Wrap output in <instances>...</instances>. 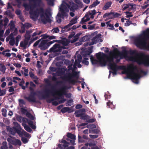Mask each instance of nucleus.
I'll return each mask as SVG.
<instances>
[{"mask_svg":"<svg viewBox=\"0 0 149 149\" xmlns=\"http://www.w3.org/2000/svg\"><path fill=\"white\" fill-rule=\"evenodd\" d=\"M88 116L87 115H86L84 113L82 114V115L80 116V119L82 120H87L88 119Z\"/></svg>","mask_w":149,"mask_h":149,"instance_id":"45","label":"nucleus"},{"mask_svg":"<svg viewBox=\"0 0 149 149\" xmlns=\"http://www.w3.org/2000/svg\"><path fill=\"white\" fill-rule=\"evenodd\" d=\"M88 60V58H84V59L82 61V63L85 65H88L89 64V62L88 61H87Z\"/></svg>","mask_w":149,"mask_h":149,"instance_id":"44","label":"nucleus"},{"mask_svg":"<svg viewBox=\"0 0 149 149\" xmlns=\"http://www.w3.org/2000/svg\"><path fill=\"white\" fill-rule=\"evenodd\" d=\"M132 24V21L128 20L126 21V22L125 23V26H129L131 24Z\"/></svg>","mask_w":149,"mask_h":149,"instance_id":"58","label":"nucleus"},{"mask_svg":"<svg viewBox=\"0 0 149 149\" xmlns=\"http://www.w3.org/2000/svg\"><path fill=\"white\" fill-rule=\"evenodd\" d=\"M9 37L10 38V40L9 43L11 46H13L15 44V39L13 36V33H11L9 36Z\"/></svg>","mask_w":149,"mask_h":149,"instance_id":"27","label":"nucleus"},{"mask_svg":"<svg viewBox=\"0 0 149 149\" xmlns=\"http://www.w3.org/2000/svg\"><path fill=\"white\" fill-rule=\"evenodd\" d=\"M96 13L97 12L95 10L88 12V14L89 15V16L90 15L91 16L90 18L92 19H93L94 18V15H95Z\"/></svg>","mask_w":149,"mask_h":149,"instance_id":"31","label":"nucleus"},{"mask_svg":"<svg viewBox=\"0 0 149 149\" xmlns=\"http://www.w3.org/2000/svg\"><path fill=\"white\" fill-rule=\"evenodd\" d=\"M85 111V109L84 108L76 111L74 113V114H75L76 117H79L81 116Z\"/></svg>","mask_w":149,"mask_h":149,"instance_id":"19","label":"nucleus"},{"mask_svg":"<svg viewBox=\"0 0 149 149\" xmlns=\"http://www.w3.org/2000/svg\"><path fill=\"white\" fill-rule=\"evenodd\" d=\"M135 70H137V67L133 64H131L127 67V69H125V71L127 73H130V76L132 79L135 81V83L137 84L139 83L138 80L141 77V75L140 74L136 73L134 72Z\"/></svg>","mask_w":149,"mask_h":149,"instance_id":"6","label":"nucleus"},{"mask_svg":"<svg viewBox=\"0 0 149 149\" xmlns=\"http://www.w3.org/2000/svg\"><path fill=\"white\" fill-rule=\"evenodd\" d=\"M96 56L98 60L99 61L100 64L102 66H104L106 65L107 61L105 59V58L107 59V61L109 62L108 66L109 68L117 65L114 62L113 57L109 56L106 54L101 52L96 53Z\"/></svg>","mask_w":149,"mask_h":149,"instance_id":"4","label":"nucleus"},{"mask_svg":"<svg viewBox=\"0 0 149 149\" xmlns=\"http://www.w3.org/2000/svg\"><path fill=\"white\" fill-rule=\"evenodd\" d=\"M19 135L21 137H22L23 136L27 138L29 137L30 136V134L22 129L20 130V132L19 133Z\"/></svg>","mask_w":149,"mask_h":149,"instance_id":"21","label":"nucleus"},{"mask_svg":"<svg viewBox=\"0 0 149 149\" xmlns=\"http://www.w3.org/2000/svg\"><path fill=\"white\" fill-rule=\"evenodd\" d=\"M22 117L18 115L16 117V119L20 123L22 122Z\"/></svg>","mask_w":149,"mask_h":149,"instance_id":"60","label":"nucleus"},{"mask_svg":"<svg viewBox=\"0 0 149 149\" xmlns=\"http://www.w3.org/2000/svg\"><path fill=\"white\" fill-rule=\"evenodd\" d=\"M24 72L23 71H22V73L23 74H24V76L26 77L28 76L29 75L28 74V69H25L24 70Z\"/></svg>","mask_w":149,"mask_h":149,"instance_id":"52","label":"nucleus"},{"mask_svg":"<svg viewBox=\"0 0 149 149\" xmlns=\"http://www.w3.org/2000/svg\"><path fill=\"white\" fill-rule=\"evenodd\" d=\"M77 18L75 17L74 18L72 19L70 22L69 24L71 26L77 23Z\"/></svg>","mask_w":149,"mask_h":149,"instance_id":"39","label":"nucleus"},{"mask_svg":"<svg viewBox=\"0 0 149 149\" xmlns=\"http://www.w3.org/2000/svg\"><path fill=\"white\" fill-rule=\"evenodd\" d=\"M36 93L34 91H30L29 96L26 97V99L29 102H36V98L35 96Z\"/></svg>","mask_w":149,"mask_h":149,"instance_id":"14","label":"nucleus"},{"mask_svg":"<svg viewBox=\"0 0 149 149\" xmlns=\"http://www.w3.org/2000/svg\"><path fill=\"white\" fill-rule=\"evenodd\" d=\"M6 111L7 110L6 109L4 108H3L2 109V114L3 116L6 117Z\"/></svg>","mask_w":149,"mask_h":149,"instance_id":"47","label":"nucleus"},{"mask_svg":"<svg viewBox=\"0 0 149 149\" xmlns=\"http://www.w3.org/2000/svg\"><path fill=\"white\" fill-rule=\"evenodd\" d=\"M63 48L65 49L64 47L62 46L60 44L56 43L50 49L49 52L54 53L61 52Z\"/></svg>","mask_w":149,"mask_h":149,"instance_id":"9","label":"nucleus"},{"mask_svg":"<svg viewBox=\"0 0 149 149\" xmlns=\"http://www.w3.org/2000/svg\"><path fill=\"white\" fill-rule=\"evenodd\" d=\"M60 74L58 75H65V70H63L62 69H61L58 72Z\"/></svg>","mask_w":149,"mask_h":149,"instance_id":"57","label":"nucleus"},{"mask_svg":"<svg viewBox=\"0 0 149 149\" xmlns=\"http://www.w3.org/2000/svg\"><path fill=\"white\" fill-rule=\"evenodd\" d=\"M60 142L61 143H64L63 144L69 145L70 144L69 142H67L65 139H63V138L61 141H60Z\"/></svg>","mask_w":149,"mask_h":149,"instance_id":"56","label":"nucleus"},{"mask_svg":"<svg viewBox=\"0 0 149 149\" xmlns=\"http://www.w3.org/2000/svg\"><path fill=\"white\" fill-rule=\"evenodd\" d=\"M113 15L114 18L118 17L121 15L120 14L117 13L110 12V13H105L103 15V17L104 18H105L106 17H108V16H109L110 15Z\"/></svg>","mask_w":149,"mask_h":149,"instance_id":"18","label":"nucleus"},{"mask_svg":"<svg viewBox=\"0 0 149 149\" xmlns=\"http://www.w3.org/2000/svg\"><path fill=\"white\" fill-rule=\"evenodd\" d=\"M90 59L91 63L93 65L97 64L99 63H100L99 61H99H98L97 60L95 59L93 56H91Z\"/></svg>","mask_w":149,"mask_h":149,"instance_id":"30","label":"nucleus"},{"mask_svg":"<svg viewBox=\"0 0 149 149\" xmlns=\"http://www.w3.org/2000/svg\"><path fill=\"white\" fill-rule=\"evenodd\" d=\"M6 130L8 132L12 135H14L17 133L18 135L20 132V130L16 128L15 127H11L9 126H7L6 127Z\"/></svg>","mask_w":149,"mask_h":149,"instance_id":"10","label":"nucleus"},{"mask_svg":"<svg viewBox=\"0 0 149 149\" xmlns=\"http://www.w3.org/2000/svg\"><path fill=\"white\" fill-rule=\"evenodd\" d=\"M91 53V52H88L86 51L83 53L82 55L83 57L84 58L89 57Z\"/></svg>","mask_w":149,"mask_h":149,"instance_id":"38","label":"nucleus"},{"mask_svg":"<svg viewBox=\"0 0 149 149\" xmlns=\"http://www.w3.org/2000/svg\"><path fill=\"white\" fill-rule=\"evenodd\" d=\"M61 78L63 80L68 81L70 84L73 85H75L77 82L76 80L74 79H72V78H71L69 76L66 74L61 77Z\"/></svg>","mask_w":149,"mask_h":149,"instance_id":"13","label":"nucleus"},{"mask_svg":"<svg viewBox=\"0 0 149 149\" xmlns=\"http://www.w3.org/2000/svg\"><path fill=\"white\" fill-rule=\"evenodd\" d=\"M25 38L27 40L29 41L31 38V36L30 34H28V33H26L25 35Z\"/></svg>","mask_w":149,"mask_h":149,"instance_id":"55","label":"nucleus"},{"mask_svg":"<svg viewBox=\"0 0 149 149\" xmlns=\"http://www.w3.org/2000/svg\"><path fill=\"white\" fill-rule=\"evenodd\" d=\"M13 124L14 126L18 128V129H19V130H21V129H22L21 128L20 125H19L17 122H14L13 123Z\"/></svg>","mask_w":149,"mask_h":149,"instance_id":"50","label":"nucleus"},{"mask_svg":"<svg viewBox=\"0 0 149 149\" xmlns=\"http://www.w3.org/2000/svg\"><path fill=\"white\" fill-rule=\"evenodd\" d=\"M69 145L58 144V147L61 149H75L73 146L68 147Z\"/></svg>","mask_w":149,"mask_h":149,"instance_id":"20","label":"nucleus"},{"mask_svg":"<svg viewBox=\"0 0 149 149\" xmlns=\"http://www.w3.org/2000/svg\"><path fill=\"white\" fill-rule=\"evenodd\" d=\"M41 39H40L36 42H35L34 44L33 45V46L34 47L37 46L39 44L40 42L41 41Z\"/></svg>","mask_w":149,"mask_h":149,"instance_id":"64","label":"nucleus"},{"mask_svg":"<svg viewBox=\"0 0 149 149\" xmlns=\"http://www.w3.org/2000/svg\"><path fill=\"white\" fill-rule=\"evenodd\" d=\"M113 51L115 52H118L120 56H127L128 54V51L126 49L123 50L122 52H119L117 48H114Z\"/></svg>","mask_w":149,"mask_h":149,"instance_id":"17","label":"nucleus"},{"mask_svg":"<svg viewBox=\"0 0 149 149\" xmlns=\"http://www.w3.org/2000/svg\"><path fill=\"white\" fill-rule=\"evenodd\" d=\"M32 25L28 23H26L24 24H22V26H21L22 33H23L25 32L26 28L28 29Z\"/></svg>","mask_w":149,"mask_h":149,"instance_id":"22","label":"nucleus"},{"mask_svg":"<svg viewBox=\"0 0 149 149\" xmlns=\"http://www.w3.org/2000/svg\"><path fill=\"white\" fill-rule=\"evenodd\" d=\"M29 41L26 39H24V42L21 41L20 43V46L24 48V49H26L27 47V45L29 44Z\"/></svg>","mask_w":149,"mask_h":149,"instance_id":"24","label":"nucleus"},{"mask_svg":"<svg viewBox=\"0 0 149 149\" xmlns=\"http://www.w3.org/2000/svg\"><path fill=\"white\" fill-rule=\"evenodd\" d=\"M67 87L65 86L62 87L59 90H56L54 88V87H52V90L46 89L45 90V93L42 94V99H46L50 97V94L54 97L55 95H57L59 97H61L63 94L65 95L66 90L67 89Z\"/></svg>","mask_w":149,"mask_h":149,"instance_id":"3","label":"nucleus"},{"mask_svg":"<svg viewBox=\"0 0 149 149\" xmlns=\"http://www.w3.org/2000/svg\"><path fill=\"white\" fill-rule=\"evenodd\" d=\"M6 67L3 63H0V70L4 74L6 70Z\"/></svg>","mask_w":149,"mask_h":149,"instance_id":"33","label":"nucleus"},{"mask_svg":"<svg viewBox=\"0 0 149 149\" xmlns=\"http://www.w3.org/2000/svg\"><path fill=\"white\" fill-rule=\"evenodd\" d=\"M112 3V2L111 1H109L107 2L102 8V9L104 10H106L108 9L111 7Z\"/></svg>","mask_w":149,"mask_h":149,"instance_id":"26","label":"nucleus"},{"mask_svg":"<svg viewBox=\"0 0 149 149\" xmlns=\"http://www.w3.org/2000/svg\"><path fill=\"white\" fill-rule=\"evenodd\" d=\"M36 1L38 2V4H40L42 2L41 0H35V1L33 2L34 3L32 5V6L33 8H35L36 6V4L35 3Z\"/></svg>","mask_w":149,"mask_h":149,"instance_id":"54","label":"nucleus"},{"mask_svg":"<svg viewBox=\"0 0 149 149\" xmlns=\"http://www.w3.org/2000/svg\"><path fill=\"white\" fill-rule=\"evenodd\" d=\"M22 125L24 126V129L28 132H31L32 131V130L31 128L25 123H22Z\"/></svg>","mask_w":149,"mask_h":149,"instance_id":"29","label":"nucleus"},{"mask_svg":"<svg viewBox=\"0 0 149 149\" xmlns=\"http://www.w3.org/2000/svg\"><path fill=\"white\" fill-rule=\"evenodd\" d=\"M130 53L131 55H134V57H130V60L137 63L138 65H143L146 66H149V55L142 52H138L136 50H130Z\"/></svg>","mask_w":149,"mask_h":149,"instance_id":"2","label":"nucleus"},{"mask_svg":"<svg viewBox=\"0 0 149 149\" xmlns=\"http://www.w3.org/2000/svg\"><path fill=\"white\" fill-rule=\"evenodd\" d=\"M70 41L65 38H64L62 39V44L64 46H66L68 45L70 43Z\"/></svg>","mask_w":149,"mask_h":149,"instance_id":"32","label":"nucleus"},{"mask_svg":"<svg viewBox=\"0 0 149 149\" xmlns=\"http://www.w3.org/2000/svg\"><path fill=\"white\" fill-rule=\"evenodd\" d=\"M95 24H94L93 25H88V30H92L94 29Z\"/></svg>","mask_w":149,"mask_h":149,"instance_id":"59","label":"nucleus"},{"mask_svg":"<svg viewBox=\"0 0 149 149\" xmlns=\"http://www.w3.org/2000/svg\"><path fill=\"white\" fill-rule=\"evenodd\" d=\"M6 90L5 89L3 90H1L0 88V96L4 95L6 93Z\"/></svg>","mask_w":149,"mask_h":149,"instance_id":"51","label":"nucleus"},{"mask_svg":"<svg viewBox=\"0 0 149 149\" xmlns=\"http://www.w3.org/2000/svg\"><path fill=\"white\" fill-rule=\"evenodd\" d=\"M70 26H70V24H69L68 25L65 26L63 28H62V30H61V31L63 32L66 31H65V29H68Z\"/></svg>","mask_w":149,"mask_h":149,"instance_id":"49","label":"nucleus"},{"mask_svg":"<svg viewBox=\"0 0 149 149\" xmlns=\"http://www.w3.org/2000/svg\"><path fill=\"white\" fill-rule=\"evenodd\" d=\"M26 116L32 120H33L34 118L33 116L30 113L27 112L26 114Z\"/></svg>","mask_w":149,"mask_h":149,"instance_id":"41","label":"nucleus"},{"mask_svg":"<svg viewBox=\"0 0 149 149\" xmlns=\"http://www.w3.org/2000/svg\"><path fill=\"white\" fill-rule=\"evenodd\" d=\"M110 69L113 71L112 72L113 74L116 75L117 72L118 70L124 69L125 67L124 66H118L117 65L109 68Z\"/></svg>","mask_w":149,"mask_h":149,"instance_id":"15","label":"nucleus"},{"mask_svg":"<svg viewBox=\"0 0 149 149\" xmlns=\"http://www.w3.org/2000/svg\"><path fill=\"white\" fill-rule=\"evenodd\" d=\"M13 145L15 146L18 145L20 146L22 145V143L20 140L15 139Z\"/></svg>","mask_w":149,"mask_h":149,"instance_id":"35","label":"nucleus"},{"mask_svg":"<svg viewBox=\"0 0 149 149\" xmlns=\"http://www.w3.org/2000/svg\"><path fill=\"white\" fill-rule=\"evenodd\" d=\"M101 35L99 34L97 35L96 36L93 37L91 39L92 41L88 43L89 45L91 46L97 43V42H102L103 40L101 38Z\"/></svg>","mask_w":149,"mask_h":149,"instance_id":"11","label":"nucleus"},{"mask_svg":"<svg viewBox=\"0 0 149 149\" xmlns=\"http://www.w3.org/2000/svg\"><path fill=\"white\" fill-rule=\"evenodd\" d=\"M51 31L53 33H58L59 31V29L58 27H56L52 30Z\"/></svg>","mask_w":149,"mask_h":149,"instance_id":"43","label":"nucleus"},{"mask_svg":"<svg viewBox=\"0 0 149 149\" xmlns=\"http://www.w3.org/2000/svg\"><path fill=\"white\" fill-rule=\"evenodd\" d=\"M21 140L22 142L24 144L27 143L28 141V139L25 137H22Z\"/></svg>","mask_w":149,"mask_h":149,"instance_id":"53","label":"nucleus"},{"mask_svg":"<svg viewBox=\"0 0 149 149\" xmlns=\"http://www.w3.org/2000/svg\"><path fill=\"white\" fill-rule=\"evenodd\" d=\"M66 5L70 10L73 11H74L75 10L77 9L78 8L77 5L72 2H69L68 4L66 3Z\"/></svg>","mask_w":149,"mask_h":149,"instance_id":"16","label":"nucleus"},{"mask_svg":"<svg viewBox=\"0 0 149 149\" xmlns=\"http://www.w3.org/2000/svg\"><path fill=\"white\" fill-rule=\"evenodd\" d=\"M132 4L130 3H128L126 4H124V5L125 6H124L122 10L123 11H124L126 9L129 8L130 6H132Z\"/></svg>","mask_w":149,"mask_h":149,"instance_id":"48","label":"nucleus"},{"mask_svg":"<svg viewBox=\"0 0 149 149\" xmlns=\"http://www.w3.org/2000/svg\"><path fill=\"white\" fill-rule=\"evenodd\" d=\"M81 34V33H77L75 35V33L74 32H72L68 36V38L70 39L73 38L72 40H70L71 43H73L77 41L78 39L79 36Z\"/></svg>","mask_w":149,"mask_h":149,"instance_id":"12","label":"nucleus"},{"mask_svg":"<svg viewBox=\"0 0 149 149\" xmlns=\"http://www.w3.org/2000/svg\"><path fill=\"white\" fill-rule=\"evenodd\" d=\"M3 22H4V24H0V30H2V29L3 26L5 28L6 27L7 24L9 22L8 19L6 17L4 18Z\"/></svg>","mask_w":149,"mask_h":149,"instance_id":"28","label":"nucleus"},{"mask_svg":"<svg viewBox=\"0 0 149 149\" xmlns=\"http://www.w3.org/2000/svg\"><path fill=\"white\" fill-rule=\"evenodd\" d=\"M67 137L71 139H76L75 135L70 132H68L67 133Z\"/></svg>","mask_w":149,"mask_h":149,"instance_id":"37","label":"nucleus"},{"mask_svg":"<svg viewBox=\"0 0 149 149\" xmlns=\"http://www.w3.org/2000/svg\"><path fill=\"white\" fill-rule=\"evenodd\" d=\"M86 18V21H88L90 19L89 15L88 14V12L86 14L85 16L84 17Z\"/></svg>","mask_w":149,"mask_h":149,"instance_id":"61","label":"nucleus"},{"mask_svg":"<svg viewBox=\"0 0 149 149\" xmlns=\"http://www.w3.org/2000/svg\"><path fill=\"white\" fill-rule=\"evenodd\" d=\"M148 39H149V29L143 32V35L140 36L136 39L135 40V45L138 47H145Z\"/></svg>","mask_w":149,"mask_h":149,"instance_id":"5","label":"nucleus"},{"mask_svg":"<svg viewBox=\"0 0 149 149\" xmlns=\"http://www.w3.org/2000/svg\"><path fill=\"white\" fill-rule=\"evenodd\" d=\"M47 2V4L49 5L53 6L54 5V0H46Z\"/></svg>","mask_w":149,"mask_h":149,"instance_id":"46","label":"nucleus"},{"mask_svg":"<svg viewBox=\"0 0 149 149\" xmlns=\"http://www.w3.org/2000/svg\"><path fill=\"white\" fill-rule=\"evenodd\" d=\"M53 42L51 41H49L47 40H42L38 46L39 48H40L42 50H45L47 49Z\"/></svg>","mask_w":149,"mask_h":149,"instance_id":"8","label":"nucleus"},{"mask_svg":"<svg viewBox=\"0 0 149 149\" xmlns=\"http://www.w3.org/2000/svg\"><path fill=\"white\" fill-rule=\"evenodd\" d=\"M10 137H8L7 139V140L9 143H11L13 145L15 138L11 136H10Z\"/></svg>","mask_w":149,"mask_h":149,"instance_id":"34","label":"nucleus"},{"mask_svg":"<svg viewBox=\"0 0 149 149\" xmlns=\"http://www.w3.org/2000/svg\"><path fill=\"white\" fill-rule=\"evenodd\" d=\"M71 107H64L61 109V112L63 113H64L66 112L68 113L72 112L73 110Z\"/></svg>","mask_w":149,"mask_h":149,"instance_id":"23","label":"nucleus"},{"mask_svg":"<svg viewBox=\"0 0 149 149\" xmlns=\"http://www.w3.org/2000/svg\"><path fill=\"white\" fill-rule=\"evenodd\" d=\"M90 137L92 139H94L97 138L98 137V135H90Z\"/></svg>","mask_w":149,"mask_h":149,"instance_id":"63","label":"nucleus"},{"mask_svg":"<svg viewBox=\"0 0 149 149\" xmlns=\"http://www.w3.org/2000/svg\"><path fill=\"white\" fill-rule=\"evenodd\" d=\"M100 3V1H98V0H96L95 1L93 2V4L90 6L89 8H92L94 7Z\"/></svg>","mask_w":149,"mask_h":149,"instance_id":"40","label":"nucleus"},{"mask_svg":"<svg viewBox=\"0 0 149 149\" xmlns=\"http://www.w3.org/2000/svg\"><path fill=\"white\" fill-rule=\"evenodd\" d=\"M29 75L31 77L32 79H37V77H36V78L35 77V75L33 73L31 72H29Z\"/></svg>","mask_w":149,"mask_h":149,"instance_id":"62","label":"nucleus"},{"mask_svg":"<svg viewBox=\"0 0 149 149\" xmlns=\"http://www.w3.org/2000/svg\"><path fill=\"white\" fill-rule=\"evenodd\" d=\"M72 73H69L68 74V76H69L71 78H72V77H75L77 79H78L79 78V75L78 73L77 72L72 71Z\"/></svg>","mask_w":149,"mask_h":149,"instance_id":"25","label":"nucleus"},{"mask_svg":"<svg viewBox=\"0 0 149 149\" xmlns=\"http://www.w3.org/2000/svg\"><path fill=\"white\" fill-rule=\"evenodd\" d=\"M73 102V100L72 99H70L68 100L67 102L65 103V106L68 107L71 106Z\"/></svg>","mask_w":149,"mask_h":149,"instance_id":"42","label":"nucleus"},{"mask_svg":"<svg viewBox=\"0 0 149 149\" xmlns=\"http://www.w3.org/2000/svg\"><path fill=\"white\" fill-rule=\"evenodd\" d=\"M107 106L108 108H111V109H114L115 108V106L113 104V103L110 101H108L107 103Z\"/></svg>","mask_w":149,"mask_h":149,"instance_id":"36","label":"nucleus"},{"mask_svg":"<svg viewBox=\"0 0 149 149\" xmlns=\"http://www.w3.org/2000/svg\"><path fill=\"white\" fill-rule=\"evenodd\" d=\"M24 6L27 10L30 9L29 12L30 17L33 20H36L40 15L41 21L43 23L45 24L48 22L49 23L51 22V19L47 13V10H46L45 11L43 8L40 7L34 10L31 9V6L26 3L24 4Z\"/></svg>","mask_w":149,"mask_h":149,"instance_id":"1","label":"nucleus"},{"mask_svg":"<svg viewBox=\"0 0 149 149\" xmlns=\"http://www.w3.org/2000/svg\"><path fill=\"white\" fill-rule=\"evenodd\" d=\"M59 11L61 13H58L57 16L58 17L64 18L65 17H68V15L67 13L69 11L68 9L63 4L61 5V7L59 8Z\"/></svg>","mask_w":149,"mask_h":149,"instance_id":"7","label":"nucleus"}]
</instances>
